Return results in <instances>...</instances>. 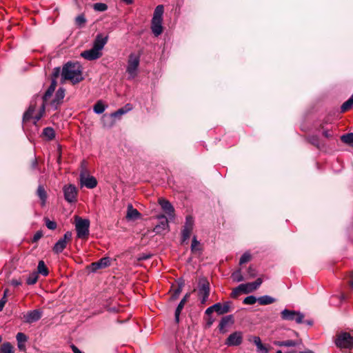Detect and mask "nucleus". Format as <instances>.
<instances>
[{"label": "nucleus", "instance_id": "obj_1", "mask_svg": "<svg viewBox=\"0 0 353 353\" xmlns=\"http://www.w3.org/2000/svg\"><path fill=\"white\" fill-rule=\"evenodd\" d=\"M61 77L63 80H69L73 84L83 81L82 66L79 62H68L62 68Z\"/></svg>", "mask_w": 353, "mask_h": 353}, {"label": "nucleus", "instance_id": "obj_2", "mask_svg": "<svg viewBox=\"0 0 353 353\" xmlns=\"http://www.w3.org/2000/svg\"><path fill=\"white\" fill-rule=\"evenodd\" d=\"M163 6L159 5L156 7L152 19V31L155 36L160 35L163 32L162 16L163 14Z\"/></svg>", "mask_w": 353, "mask_h": 353}, {"label": "nucleus", "instance_id": "obj_3", "mask_svg": "<svg viewBox=\"0 0 353 353\" xmlns=\"http://www.w3.org/2000/svg\"><path fill=\"white\" fill-rule=\"evenodd\" d=\"M81 170L79 175L81 185L89 189L94 188L97 185V181L95 177L89 174L85 161L81 162Z\"/></svg>", "mask_w": 353, "mask_h": 353}, {"label": "nucleus", "instance_id": "obj_4", "mask_svg": "<svg viewBox=\"0 0 353 353\" xmlns=\"http://www.w3.org/2000/svg\"><path fill=\"white\" fill-rule=\"evenodd\" d=\"M140 63V55L136 53H131L128 57L126 72L128 79H134L138 73V68Z\"/></svg>", "mask_w": 353, "mask_h": 353}, {"label": "nucleus", "instance_id": "obj_5", "mask_svg": "<svg viewBox=\"0 0 353 353\" xmlns=\"http://www.w3.org/2000/svg\"><path fill=\"white\" fill-rule=\"evenodd\" d=\"M45 105L46 103H43L42 105L40 108L39 112L36 114L34 116L33 115V113L35 110V106L33 105H30L28 108V110L24 113L23 117V123H26L27 121H30L31 119H33V123L34 124H37V121H39L41 118L43 117V113L45 112Z\"/></svg>", "mask_w": 353, "mask_h": 353}, {"label": "nucleus", "instance_id": "obj_6", "mask_svg": "<svg viewBox=\"0 0 353 353\" xmlns=\"http://www.w3.org/2000/svg\"><path fill=\"white\" fill-rule=\"evenodd\" d=\"M335 344L340 348L351 349L353 347V336L348 332H341L337 335Z\"/></svg>", "mask_w": 353, "mask_h": 353}, {"label": "nucleus", "instance_id": "obj_7", "mask_svg": "<svg viewBox=\"0 0 353 353\" xmlns=\"http://www.w3.org/2000/svg\"><path fill=\"white\" fill-rule=\"evenodd\" d=\"M90 221L79 218L76 221L77 236L80 239H87L89 235Z\"/></svg>", "mask_w": 353, "mask_h": 353}, {"label": "nucleus", "instance_id": "obj_8", "mask_svg": "<svg viewBox=\"0 0 353 353\" xmlns=\"http://www.w3.org/2000/svg\"><path fill=\"white\" fill-rule=\"evenodd\" d=\"M281 317L283 320L294 321L299 324L303 323L304 314L299 311L285 309L281 312Z\"/></svg>", "mask_w": 353, "mask_h": 353}, {"label": "nucleus", "instance_id": "obj_9", "mask_svg": "<svg viewBox=\"0 0 353 353\" xmlns=\"http://www.w3.org/2000/svg\"><path fill=\"white\" fill-rule=\"evenodd\" d=\"M210 283L206 280H201L199 283V296L201 298V303L205 304L210 295Z\"/></svg>", "mask_w": 353, "mask_h": 353}, {"label": "nucleus", "instance_id": "obj_10", "mask_svg": "<svg viewBox=\"0 0 353 353\" xmlns=\"http://www.w3.org/2000/svg\"><path fill=\"white\" fill-rule=\"evenodd\" d=\"M64 198L68 203L77 201L78 190L77 188L72 184L65 185L63 188Z\"/></svg>", "mask_w": 353, "mask_h": 353}, {"label": "nucleus", "instance_id": "obj_11", "mask_svg": "<svg viewBox=\"0 0 353 353\" xmlns=\"http://www.w3.org/2000/svg\"><path fill=\"white\" fill-rule=\"evenodd\" d=\"M261 278L257 279L255 281L247 283H243L237 287V290H241L244 294H249L256 290L262 283Z\"/></svg>", "mask_w": 353, "mask_h": 353}, {"label": "nucleus", "instance_id": "obj_12", "mask_svg": "<svg viewBox=\"0 0 353 353\" xmlns=\"http://www.w3.org/2000/svg\"><path fill=\"white\" fill-rule=\"evenodd\" d=\"M43 314L41 310H33L28 311L23 316V320L26 323H32L39 321Z\"/></svg>", "mask_w": 353, "mask_h": 353}, {"label": "nucleus", "instance_id": "obj_13", "mask_svg": "<svg viewBox=\"0 0 353 353\" xmlns=\"http://www.w3.org/2000/svg\"><path fill=\"white\" fill-rule=\"evenodd\" d=\"M194 227V219L192 216H187L185 223L182 230V241H187L192 233Z\"/></svg>", "mask_w": 353, "mask_h": 353}, {"label": "nucleus", "instance_id": "obj_14", "mask_svg": "<svg viewBox=\"0 0 353 353\" xmlns=\"http://www.w3.org/2000/svg\"><path fill=\"white\" fill-rule=\"evenodd\" d=\"M72 238V233L67 232L65 233L63 238L60 239L54 245L53 252L59 254L63 252L67 245V243Z\"/></svg>", "mask_w": 353, "mask_h": 353}, {"label": "nucleus", "instance_id": "obj_15", "mask_svg": "<svg viewBox=\"0 0 353 353\" xmlns=\"http://www.w3.org/2000/svg\"><path fill=\"white\" fill-rule=\"evenodd\" d=\"M243 341V334L241 332H234L230 334L226 339L225 344L228 346H238Z\"/></svg>", "mask_w": 353, "mask_h": 353}, {"label": "nucleus", "instance_id": "obj_16", "mask_svg": "<svg viewBox=\"0 0 353 353\" xmlns=\"http://www.w3.org/2000/svg\"><path fill=\"white\" fill-rule=\"evenodd\" d=\"M111 264L110 259L109 257H103L99 261L92 263L90 268L92 272H96L98 270L105 268Z\"/></svg>", "mask_w": 353, "mask_h": 353}, {"label": "nucleus", "instance_id": "obj_17", "mask_svg": "<svg viewBox=\"0 0 353 353\" xmlns=\"http://www.w3.org/2000/svg\"><path fill=\"white\" fill-rule=\"evenodd\" d=\"M157 219L159 220V223L155 226L154 232L157 234H161L163 231L168 229V221L163 214L157 216Z\"/></svg>", "mask_w": 353, "mask_h": 353}, {"label": "nucleus", "instance_id": "obj_18", "mask_svg": "<svg viewBox=\"0 0 353 353\" xmlns=\"http://www.w3.org/2000/svg\"><path fill=\"white\" fill-rule=\"evenodd\" d=\"M132 109V107H131V105L130 104H127L125 108H120L118 110L115 111L114 112H112V114H110V115H108V114H104L103 117H102V120L104 123V125L105 126H107V125L105 124V121L107 119H112L113 117H119L125 113H127L129 110H130Z\"/></svg>", "mask_w": 353, "mask_h": 353}, {"label": "nucleus", "instance_id": "obj_19", "mask_svg": "<svg viewBox=\"0 0 353 353\" xmlns=\"http://www.w3.org/2000/svg\"><path fill=\"white\" fill-rule=\"evenodd\" d=\"M81 56L86 60L93 61L100 58L102 56V52H99L92 48L90 50L82 52Z\"/></svg>", "mask_w": 353, "mask_h": 353}, {"label": "nucleus", "instance_id": "obj_20", "mask_svg": "<svg viewBox=\"0 0 353 353\" xmlns=\"http://www.w3.org/2000/svg\"><path fill=\"white\" fill-rule=\"evenodd\" d=\"M107 41L108 37H103L102 34H98L94 41L92 48L99 52H101V50L106 44Z\"/></svg>", "mask_w": 353, "mask_h": 353}, {"label": "nucleus", "instance_id": "obj_21", "mask_svg": "<svg viewBox=\"0 0 353 353\" xmlns=\"http://www.w3.org/2000/svg\"><path fill=\"white\" fill-rule=\"evenodd\" d=\"M232 302L226 301L223 304L217 303L213 305V307H215V312L218 314H223L230 311Z\"/></svg>", "mask_w": 353, "mask_h": 353}, {"label": "nucleus", "instance_id": "obj_22", "mask_svg": "<svg viewBox=\"0 0 353 353\" xmlns=\"http://www.w3.org/2000/svg\"><path fill=\"white\" fill-rule=\"evenodd\" d=\"M234 323V318L232 315H228L221 319L219 325V330L220 332L225 333L226 327Z\"/></svg>", "mask_w": 353, "mask_h": 353}, {"label": "nucleus", "instance_id": "obj_23", "mask_svg": "<svg viewBox=\"0 0 353 353\" xmlns=\"http://www.w3.org/2000/svg\"><path fill=\"white\" fill-rule=\"evenodd\" d=\"M159 203L161 207V208L164 210L165 213L170 217L174 216V208L172 204L167 200L163 199H160L159 200Z\"/></svg>", "mask_w": 353, "mask_h": 353}, {"label": "nucleus", "instance_id": "obj_24", "mask_svg": "<svg viewBox=\"0 0 353 353\" xmlns=\"http://www.w3.org/2000/svg\"><path fill=\"white\" fill-rule=\"evenodd\" d=\"M190 293H187L184 297L181 300L180 303H179L178 306L176 307V309L175 310V321L176 323H179V316H180V314L182 311V310L183 309L184 307V305L185 304V303L187 302V301L188 300L189 297H190Z\"/></svg>", "mask_w": 353, "mask_h": 353}, {"label": "nucleus", "instance_id": "obj_25", "mask_svg": "<svg viewBox=\"0 0 353 353\" xmlns=\"http://www.w3.org/2000/svg\"><path fill=\"white\" fill-rule=\"evenodd\" d=\"M141 217L140 212L131 204L128 205L126 219L128 220H136Z\"/></svg>", "mask_w": 353, "mask_h": 353}, {"label": "nucleus", "instance_id": "obj_26", "mask_svg": "<svg viewBox=\"0 0 353 353\" xmlns=\"http://www.w3.org/2000/svg\"><path fill=\"white\" fill-rule=\"evenodd\" d=\"M65 97V89L59 88L56 92L55 97L52 102V105L57 108V105H59Z\"/></svg>", "mask_w": 353, "mask_h": 353}, {"label": "nucleus", "instance_id": "obj_27", "mask_svg": "<svg viewBox=\"0 0 353 353\" xmlns=\"http://www.w3.org/2000/svg\"><path fill=\"white\" fill-rule=\"evenodd\" d=\"M57 86V81L52 79L51 84L43 97V103H46L48 99L52 96Z\"/></svg>", "mask_w": 353, "mask_h": 353}, {"label": "nucleus", "instance_id": "obj_28", "mask_svg": "<svg viewBox=\"0 0 353 353\" xmlns=\"http://www.w3.org/2000/svg\"><path fill=\"white\" fill-rule=\"evenodd\" d=\"M42 135L46 139L51 141L55 137V132L52 128L47 127L43 129Z\"/></svg>", "mask_w": 353, "mask_h": 353}, {"label": "nucleus", "instance_id": "obj_29", "mask_svg": "<svg viewBox=\"0 0 353 353\" xmlns=\"http://www.w3.org/2000/svg\"><path fill=\"white\" fill-rule=\"evenodd\" d=\"M37 193L41 201L42 205H44L47 199V194L44 188L42 185H39Z\"/></svg>", "mask_w": 353, "mask_h": 353}, {"label": "nucleus", "instance_id": "obj_30", "mask_svg": "<svg viewBox=\"0 0 353 353\" xmlns=\"http://www.w3.org/2000/svg\"><path fill=\"white\" fill-rule=\"evenodd\" d=\"M258 301L260 305H265L274 303L275 301V299L270 296L265 295L259 297L258 299Z\"/></svg>", "mask_w": 353, "mask_h": 353}, {"label": "nucleus", "instance_id": "obj_31", "mask_svg": "<svg viewBox=\"0 0 353 353\" xmlns=\"http://www.w3.org/2000/svg\"><path fill=\"white\" fill-rule=\"evenodd\" d=\"M48 270L44 263L43 261H40L37 267V272L38 274H41L43 276H47L48 274Z\"/></svg>", "mask_w": 353, "mask_h": 353}, {"label": "nucleus", "instance_id": "obj_32", "mask_svg": "<svg viewBox=\"0 0 353 353\" xmlns=\"http://www.w3.org/2000/svg\"><path fill=\"white\" fill-rule=\"evenodd\" d=\"M353 105V94L351 96V97L347 100L345 102H344L341 107V112H345L349 110H350L352 108Z\"/></svg>", "mask_w": 353, "mask_h": 353}, {"label": "nucleus", "instance_id": "obj_33", "mask_svg": "<svg viewBox=\"0 0 353 353\" xmlns=\"http://www.w3.org/2000/svg\"><path fill=\"white\" fill-rule=\"evenodd\" d=\"M106 106L102 103L101 101H97L94 105L93 110L96 114H101L105 110Z\"/></svg>", "mask_w": 353, "mask_h": 353}, {"label": "nucleus", "instance_id": "obj_34", "mask_svg": "<svg viewBox=\"0 0 353 353\" xmlns=\"http://www.w3.org/2000/svg\"><path fill=\"white\" fill-rule=\"evenodd\" d=\"M341 140L347 144L353 145V133H347L341 137Z\"/></svg>", "mask_w": 353, "mask_h": 353}, {"label": "nucleus", "instance_id": "obj_35", "mask_svg": "<svg viewBox=\"0 0 353 353\" xmlns=\"http://www.w3.org/2000/svg\"><path fill=\"white\" fill-rule=\"evenodd\" d=\"M231 277L232 278L233 281L236 282H241L244 280V277L243 276L240 269L234 272L232 274Z\"/></svg>", "mask_w": 353, "mask_h": 353}, {"label": "nucleus", "instance_id": "obj_36", "mask_svg": "<svg viewBox=\"0 0 353 353\" xmlns=\"http://www.w3.org/2000/svg\"><path fill=\"white\" fill-rule=\"evenodd\" d=\"M38 280V273L34 272L27 278L26 283L28 285H34Z\"/></svg>", "mask_w": 353, "mask_h": 353}, {"label": "nucleus", "instance_id": "obj_37", "mask_svg": "<svg viewBox=\"0 0 353 353\" xmlns=\"http://www.w3.org/2000/svg\"><path fill=\"white\" fill-rule=\"evenodd\" d=\"M2 353H14L13 347L10 343H4L1 347Z\"/></svg>", "mask_w": 353, "mask_h": 353}, {"label": "nucleus", "instance_id": "obj_38", "mask_svg": "<svg viewBox=\"0 0 353 353\" xmlns=\"http://www.w3.org/2000/svg\"><path fill=\"white\" fill-rule=\"evenodd\" d=\"M191 250L192 252H196L200 250V243L197 241L196 236H194L192 239Z\"/></svg>", "mask_w": 353, "mask_h": 353}, {"label": "nucleus", "instance_id": "obj_39", "mask_svg": "<svg viewBox=\"0 0 353 353\" xmlns=\"http://www.w3.org/2000/svg\"><path fill=\"white\" fill-rule=\"evenodd\" d=\"M93 8L96 11L104 12L108 9V6L103 3H96L93 5Z\"/></svg>", "mask_w": 353, "mask_h": 353}, {"label": "nucleus", "instance_id": "obj_40", "mask_svg": "<svg viewBox=\"0 0 353 353\" xmlns=\"http://www.w3.org/2000/svg\"><path fill=\"white\" fill-rule=\"evenodd\" d=\"M258 299L254 296H248L245 297L243 300V303L247 305H253L254 304Z\"/></svg>", "mask_w": 353, "mask_h": 353}, {"label": "nucleus", "instance_id": "obj_41", "mask_svg": "<svg viewBox=\"0 0 353 353\" xmlns=\"http://www.w3.org/2000/svg\"><path fill=\"white\" fill-rule=\"evenodd\" d=\"M251 255L249 252H245L240 258L239 263L242 265L250 261Z\"/></svg>", "mask_w": 353, "mask_h": 353}, {"label": "nucleus", "instance_id": "obj_42", "mask_svg": "<svg viewBox=\"0 0 353 353\" xmlns=\"http://www.w3.org/2000/svg\"><path fill=\"white\" fill-rule=\"evenodd\" d=\"M182 291V285H179L177 288L173 290V293L171 296L172 299H176L178 298Z\"/></svg>", "mask_w": 353, "mask_h": 353}, {"label": "nucleus", "instance_id": "obj_43", "mask_svg": "<svg viewBox=\"0 0 353 353\" xmlns=\"http://www.w3.org/2000/svg\"><path fill=\"white\" fill-rule=\"evenodd\" d=\"M86 21V19L83 14L77 16L75 19L76 24L79 26H83Z\"/></svg>", "mask_w": 353, "mask_h": 353}, {"label": "nucleus", "instance_id": "obj_44", "mask_svg": "<svg viewBox=\"0 0 353 353\" xmlns=\"http://www.w3.org/2000/svg\"><path fill=\"white\" fill-rule=\"evenodd\" d=\"M16 338L18 343H25L27 341V336L22 332L17 333Z\"/></svg>", "mask_w": 353, "mask_h": 353}, {"label": "nucleus", "instance_id": "obj_45", "mask_svg": "<svg viewBox=\"0 0 353 353\" xmlns=\"http://www.w3.org/2000/svg\"><path fill=\"white\" fill-rule=\"evenodd\" d=\"M256 270H255V268H254L252 266H250L248 270V276H247V279H252V278H254L256 276Z\"/></svg>", "mask_w": 353, "mask_h": 353}, {"label": "nucleus", "instance_id": "obj_46", "mask_svg": "<svg viewBox=\"0 0 353 353\" xmlns=\"http://www.w3.org/2000/svg\"><path fill=\"white\" fill-rule=\"evenodd\" d=\"M45 223L46 227L50 230H54L57 228L56 222L50 221L48 219H45Z\"/></svg>", "mask_w": 353, "mask_h": 353}, {"label": "nucleus", "instance_id": "obj_47", "mask_svg": "<svg viewBox=\"0 0 353 353\" xmlns=\"http://www.w3.org/2000/svg\"><path fill=\"white\" fill-rule=\"evenodd\" d=\"M249 341H251V342H253L256 345V347L258 346H259L260 345L263 344L261 343V340L260 337L257 336H251L249 339Z\"/></svg>", "mask_w": 353, "mask_h": 353}, {"label": "nucleus", "instance_id": "obj_48", "mask_svg": "<svg viewBox=\"0 0 353 353\" xmlns=\"http://www.w3.org/2000/svg\"><path fill=\"white\" fill-rule=\"evenodd\" d=\"M249 341H251V342H253L256 345V347L258 346H259L260 345L263 344L261 343V340L260 337L257 336H251L249 339Z\"/></svg>", "mask_w": 353, "mask_h": 353}, {"label": "nucleus", "instance_id": "obj_49", "mask_svg": "<svg viewBox=\"0 0 353 353\" xmlns=\"http://www.w3.org/2000/svg\"><path fill=\"white\" fill-rule=\"evenodd\" d=\"M283 344L285 347H294L297 345V342L293 340H287L283 341Z\"/></svg>", "mask_w": 353, "mask_h": 353}, {"label": "nucleus", "instance_id": "obj_50", "mask_svg": "<svg viewBox=\"0 0 353 353\" xmlns=\"http://www.w3.org/2000/svg\"><path fill=\"white\" fill-rule=\"evenodd\" d=\"M257 352L259 353H268V349L263 345H260L257 347Z\"/></svg>", "mask_w": 353, "mask_h": 353}, {"label": "nucleus", "instance_id": "obj_51", "mask_svg": "<svg viewBox=\"0 0 353 353\" xmlns=\"http://www.w3.org/2000/svg\"><path fill=\"white\" fill-rule=\"evenodd\" d=\"M60 72H61L60 68H59V67L54 68L53 70V72H52V79L56 80V79L59 76Z\"/></svg>", "mask_w": 353, "mask_h": 353}, {"label": "nucleus", "instance_id": "obj_52", "mask_svg": "<svg viewBox=\"0 0 353 353\" xmlns=\"http://www.w3.org/2000/svg\"><path fill=\"white\" fill-rule=\"evenodd\" d=\"M101 121H103V120L101 119ZM102 122H103V121H102ZM105 123L107 125V126H105V128H111L114 125L113 122L111 121V119H107L105 121ZM103 125H104V123H103ZM103 127H105V125H103Z\"/></svg>", "mask_w": 353, "mask_h": 353}, {"label": "nucleus", "instance_id": "obj_53", "mask_svg": "<svg viewBox=\"0 0 353 353\" xmlns=\"http://www.w3.org/2000/svg\"><path fill=\"white\" fill-rule=\"evenodd\" d=\"M6 302H7V298H6V297H3L0 300V312L3 310V307Z\"/></svg>", "mask_w": 353, "mask_h": 353}, {"label": "nucleus", "instance_id": "obj_54", "mask_svg": "<svg viewBox=\"0 0 353 353\" xmlns=\"http://www.w3.org/2000/svg\"><path fill=\"white\" fill-rule=\"evenodd\" d=\"M31 168L32 170L38 169V161L37 159H34L31 163Z\"/></svg>", "mask_w": 353, "mask_h": 353}, {"label": "nucleus", "instance_id": "obj_55", "mask_svg": "<svg viewBox=\"0 0 353 353\" xmlns=\"http://www.w3.org/2000/svg\"><path fill=\"white\" fill-rule=\"evenodd\" d=\"M42 236V233L41 232H37L34 235V237H33V241H38L39 239H40Z\"/></svg>", "mask_w": 353, "mask_h": 353}, {"label": "nucleus", "instance_id": "obj_56", "mask_svg": "<svg viewBox=\"0 0 353 353\" xmlns=\"http://www.w3.org/2000/svg\"><path fill=\"white\" fill-rule=\"evenodd\" d=\"M71 349L74 353H84L81 352L77 346L74 345H71Z\"/></svg>", "mask_w": 353, "mask_h": 353}, {"label": "nucleus", "instance_id": "obj_57", "mask_svg": "<svg viewBox=\"0 0 353 353\" xmlns=\"http://www.w3.org/2000/svg\"><path fill=\"white\" fill-rule=\"evenodd\" d=\"M71 349L74 353H84L81 352L77 346L74 345H71Z\"/></svg>", "mask_w": 353, "mask_h": 353}, {"label": "nucleus", "instance_id": "obj_58", "mask_svg": "<svg viewBox=\"0 0 353 353\" xmlns=\"http://www.w3.org/2000/svg\"><path fill=\"white\" fill-rule=\"evenodd\" d=\"M213 312H215V307H213V305H212L207 308V310H205V314L209 315L212 314Z\"/></svg>", "mask_w": 353, "mask_h": 353}, {"label": "nucleus", "instance_id": "obj_59", "mask_svg": "<svg viewBox=\"0 0 353 353\" xmlns=\"http://www.w3.org/2000/svg\"><path fill=\"white\" fill-rule=\"evenodd\" d=\"M240 292H241V290H237V288H235V289L232 291V296L233 297H235V296H237Z\"/></svg>", "mask_w": 353, "mask_h": 353}, {"label": "nucleus", "instance_id": "obj_60", "mask_svg": "<svg viewBox=\"0 0 353 353\" xmlns=\"http://www.w3.org/2000/svg\"><path fill=\"white\" fill-rule=\"evenodd\" d=\"M323 134L326 138H330L332 137L331 133L328 130H324Z\"/></svg>", "mask_w": 353, "mask_h": 353}, {"label": "nucleus", "instance_id": "obj_61", "mask_svg": "<svg viewBox=\"0 0 353 353\" xmlns=\"http://www.w3.org/2000/svg\"><path fill=\"white\" fill-rule=\"evenodd\" d=\"M274 344L276 346L282 347L284 346L283 341H274Z\"/></svg>", "mask_w": 353, "mask_h": 353}, {"label": "nucleus", "instance_id": "obj_62", "mask_svg": "<svg viewBox=\"0 0 353 353\" xmlns=\"http://www.w3.org/2000/svg\"><path fill=\"white\" fill-rule=\"evenodd\" d=\"M18 347L20 350H23L25 349V345L24 343H18Z\"/></svg>", "mask_w": 353, "mask_h": 353}, {"label": "nucleus", "instance_id": "obj_63", "mask_svg": "<svg viewBox=\"0 0 353 353\" xmlns=\"http://www.w3.org/2000/svg\"><path fill=\"white\" fill-rule=\"evenodd\" d=\"M8 289H6V290H4V292H3V297H6V296H7V295H8Z\"/></svg>", "mask_w": 353, "mask_h": 353}, {"label": "nucleus", "instance_id": "obj_64", "mask_svg": "<svg viewBox=\"0 0 353 353\" xmlns=\"http://www.w3.org/2000/svg\"><path fill=\"white\" fill-rule=\"evenodd\" d=\"M299 353H314V352L311 350H307V351L300 352Z\"/></svg>", "mask_w": 353, "mask_h": 353}]
</instances>
